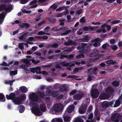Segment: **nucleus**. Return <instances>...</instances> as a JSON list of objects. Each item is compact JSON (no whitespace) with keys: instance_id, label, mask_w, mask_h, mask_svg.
Returning <instances> with one entry per match:
<instances>
[{"instance_id":"obj_20","label":"nucleus","mask_w":122,"mask_h":122,"mask_svg":"<svg viewBox=\"0 0 122 122\" xmlns=\"http://www.w3.org/2000/svg\"><path fill=\"white\" fill-rule=\"evenodd\" d=\"M38 100V98L36 94L32 93L31 94V100L34 101H37Z\"/></svg>"},{"instance_id":"obj_23","label":"nucleus","mask_w":122,"mask_h":122,"mask_svg":"<svg viewBox=\"0 0 122 122\" xmlns=\"http://www.w3.org/2000/svg\"><path fill=\"white\" fill-rule=\"evenodd\" d=\"M18 109L19 111V112L22 113L24 111L25 108L24 106L23 105H20L18 107Z\"/></svg>"},{"instance_id":"obj_61","label":"nucleus","mask_w":122,"mask_h":122,"mask_svg":"<svg viewBox=\"0 0 122 122\" xmlns=\"http://www.w3.org/2000/svg\"><path fill=\"white\" fill-rule=\"evenodd\" d=\"M85 17H84L81 18L80 20V22L82 23H83L85 22Z\"/></svg>"},{"instance_id":"obj_37","label":"nucleus","mask_w":122,"mask_h":122,"mask_svg":"<svg viewBox=\"0 0 122 122\" xmlns=\"http://www.w3.org/2000/svg\"><path fill=\"white\" fill-rule=\"evenodd\" d=\"M67 9L66 7L65 6H63L60 7L58 9H56V11H60L61 10H66Z\"/></svg>"},{"instance_id":"obj_32","label":"nucleus","mask_w":122,"mask_h":122,"mask_svg":"<svg viewBox=\"0 0 122 122\" xmlns=\"http://www.w3.org/2000/svg\"><path fill=\"white\" fill-rule=\"evenodd\" d=\"M121 101L119 99L116 100L114 106V107H116L119 106L120 104Z\"/></svg>"},{"instance_id":"obj_8","label":"nucleus","mask_w":122,"mask_h":122,"mask_svg":"<svg viewBox=\"0 0 122 122\" xmlns=\"http://www.w3.org/2000/svg\"><path fill=\"white\" fill-rule=\"evenodd\" d=\"M99 95V92L97 89H92L91 90V95L94 98H97Z\"/></svg>"},{"instance_id":"obj_36","label":"nucleus","mask_w":122,"mask_h":122,"mask_svg":"<svg viewBox=\"0 0 122 122\" xmlns=\"http://www.w3.org/2000/svg\"><path fill=\"white\" fill-rule=\"evenodd\" d=\"M37 2V0H34L31 2V5H32L31 6V8H34L36 7L37 6V5L36 4H35L34 5H33L32 4H35Z\"/></svg>"},{"instance_id":"obj_28","label":"nucleus","mask_w":122,"mask_h":122,"mask_svg":"<svg viewBox=\"0 0 122 122\" xmlns=\"http://www.w3.org/2000/svg\"><path fill=\"white\" fill-rule=\"evenodd\" d=\"M106 63L108 64H115L117 62L116 61H114L112 60H108L106 62Z\"/></svg>"},{"instance_id":"obj_45","label":"nucleus","mask_w":122,"mask_h":122,"mask_svg":"<svg viewBox=\"0 0 122 122\" xmlns=\"http://www.w3.org/2000/svg\"><path fill=\"white\" fill-rule=\"evenodd\" d=\"M65 21V19H61L59 20L60 25H64V22Z\"/></svg>"},{"instance_id":"obj_46","label":"nucleus","mask_w":122,"mask_h":122,"mask_svg":"<svg viewBox=\"0 0 122 122\" xmlns=\"http://www.w3.org/2000/svg\"><path fill=\"white\" fill-rule=\"evenodd\" d=\"M109 45L108 43H106L103 45L102 46V48L103 49H106L107 47L109 46Z\"/></svg>"},{"instance_id":"obj_9","label":"nucleus","mask_w":122,"mask_h":122,"mask_svg":"<svg viewBox=\"0 0 122 122\" xmlns=\"http://www.w3.org/2000/svg\"><path fill=\"white\" fill-rule=\"evenodd\" d=\"M91 42L92 43H93V45L94 46L97 47L100 46V43L101 41L100 40V38H97L92 40Z\"/></svg>"},{"instance_id":"obj_62","label":"nucleus","mask_w":122,"mask_h":122,"mask_svg":"<svg viewBox=\"0 0 122 122\" xmlns=\"http://www.w3.org/2000/svg\"><path fill=\"white\" fill-rule=\"evenodd\" d=\"M63 15L62 13H60L59 14H57L55 16V17H61Z\"/></svg>"},{"instance_id":"obj_11","label":"nucleus","mask_w":122,"mask_h":122,"mask_svg":"<svg viewBox=\"0 0 122 122\" xmlns=\"http://www.w3.org/2000/svg\"><path fill=\"white\" fill-rule=\"evenodd\" d=\"M86 106L85 105H82L81 106L79 109V113L81 114L84 113L86 112Z\"/></svg>"},{"instance_id":"obj_63","label":"nucleus","mask_w":122,"mask_h":122,"mask_svg":"<svg viewBox=\"0 0 122 122\" xmlns=\"http://www.w3.org/2000/svg\"><path fill=\"white\" fill-rule=\"evenodd\" d=\"M50 27L49 26H47L44 29V30L45 32H48L49 31V30L50 29Z\"/></svg>"},{"instance_id":"obj_42","label":"nucleus","mask_w":122,"mask_h":122,"mask_svg":"<svg viewBox=\"0 0 122 122\" xmlns=\"http://www.w3.org/2000/svg\"><path fill=\"white\" fill-rule=\"evenodd\" d=\"M111 48L112 49L115 51L117 49L118 47L116 45H112L111 46Z\"/></svg>"},{"instance_id":"obj_40","label":"nucleus","mask_w":122,"mask_h":122,"mask_svg":"<svg viewBox=\"0 0 122 122\" xmlns=\"http://www.w3.org/2000/svg\"><path fill=\"white\" fill-rule=\"evenodd\" d=\"M13 81H11L7 80L5 81V83L7 84H9L10 86H11L13 84Z\"/></svg>"},{"instance_id":"obj_43","label":"nucleus","mask_w":122,"mask_h":122,"mask_svg":"<svg viewBox=\"0 0 122 122\" xmlns=\"http://www.w3.org/2000/svg\"><path fill=\"white\" fill-rule=\"evenodd\" d=\"M106 26V25L105 24H104L101 26V28L102 29V31L103 33H105L107 32L106 30L104 28Z\"/></svg>"},{"instance_id":"obj_22","label":"nucleus","mask_w":122,"mask_h":122,"mask_svg":"<svg viewBox=\"0 0 122 122\" xmlns=\"http://www.w3.org/2000/svg\"><path fill=\"white\" fill-rule=\"evenodd\" d=\"M90 50V46H86V47L83 50H82L81 53L86 54L89 52Z\"/></svg>"},{"instance_id":"obj_47","label":"nucleus","mask_w":122,"mask_h":122,"mask_svg":"<svg viewBox=\"0 0 122 122\" xmlns=\"http://www.w3.org/2000/svg\"><path fill=\"white\" fill-rule=\"evenodd\" d=\"M55 120V122H63V121L62 119L61 118H58L54 119Z\"/></svg>"},{"instance_id":"obj_18","label":"nucleus","mask_w":122,"mask_h":122,"mask_svg":"<svg viewBox=\"0 0 122 122\" xmlns=\"http://www.w3.org/2000/svg\"><path fill=\"white\" fill-rule=\"evenodd\" d=\"M75 107V106L73 105H70L67 108L66 111L68 113H71L74 110Z\"/></svg>"},{"instance_id":"obj_10","label":"nucleus","mask_w":122,"mask_h":122,"mask_svg":"<svg viewBox=\"0 0 122 122\" xmlns=\"http://www.w3.org/2000/svg\"><path fill=\"white\" fill-rule=\"evenodd\" d=\"M88 46L86 43H81L80 46L77 47V49L79 50V51L80 53H81L82 50H83L86 47V46Z\"/></svg>"},{"instance_id":"obj_30","label":"nucleus","mask_w":122,"mask_h":122,"mask_svg":"<svg viewBox=\"0 0 122 122\" xmlns=\"http://www.w3.org/2000/svg\"><path fill=\"white\" fill-rule=\"evenodd\" d=\"M28 33H26L22 34L21 36H20L19 38L20 40H22L25 39L27 36Z\"/></svg>"},{"instance_id":"obj_54","label":"nucleus","mask_w":122,"mask_h":122,"mask_svg":"<svg viewBox=\"0 0 122 122\" xmlns=\"http://www.w3.org/2000/svg\"><path fill=\"white\" fill-rule=\"evenodd\" d=\"M28 0H20V2L22 4H25L26 3Z\"/></svg>"},{"instance_id":"obj_19","label":"nucleus","mask_w":122,"mask_h":122,"mask_svg":"<svg viewBox=\"0 0 122 122\" xmlns=\"http://www.w3.org/2000/svg\"><path fill=\"white\" fill-rule=\"evenodd\" d=\"M19 26L22 28H24L27 29L30 27V25L27 23H20Z\"/></svg>"},{"instance_id":"obj_48","label":"nucleus","mask_w":122,"mask_h":122,"mask_svg":"<svg viewBox=\"0 0 122 122\" xmlns=\"http://www.w3.org/2000/svg\"><path fill=\"white\" fill-rule=\"evenodd\" d=\"M110 43L112 44H114L115 43L116 41L115 39H111L110 40Z\"/></svg>"},{"instance_id":"obj_25","label":"nucleus","mask_w":122,"mask_h":122,"mask_svg":"<svg viewBox=\"0 0 122 122\" xmlns=\"http://www.w3.org/2000/svg\"><path fill=\"white\" fill-rule=\"evenodd\" d=\"M19 90L22 92L23 93H26L28 90V89L24 86H21L20 87Z\"/></svg>"},{"instance_id":"obj_59","label":"nucleus","mask_w":122,"mask_h":122,"mask_svg":"<svg viewBox=\"0 0 122 122\" xmlns=\"http://www.w3.org/2000/svg\"><path fill=\"white\" fill-rule=\"evenodd\" d=\"M0 65L4 66H8V64L7 63L4 61H3L2 63L0 64Z\"/></svg>"},{"instance_id":"obj_7","label":"nucleus","mask_w":122,"mask_h":122,"mask_svg":"<svg viewBox=\"0 0 122 122\" xmlns=\"http://www.w3.org/2000/svg\"><path fill=\"white\" fill-rule=\"evenodd\" d=\"M32 112L36 116H39L42 114V112H41L39 108L36 107H34L32 108Z\"/></svg>"},{"instance_id":"obj_15","label":"nucleus","mask_w":122,"mask_h":122,"mask_svg":"<svg viewBox=\"0 0 122 122\" xmlns=\"http://www.w3.org/2000/svg\"><path fill=\"white\" fill-rule=\"evenodd\" d=\"M41 68L39 66H37L35 68H31V72L34 73L36 72L37 74H41L40 71Z\"/></svg>"},{"instance_id":"obj_58","label":"nucleus","mask_w":122,"mask_h":122,"mask_svg":"<svg viewBox=\"0 0 122 122\" xmlns=\"http://www.w3.org/2000/svg\"><path fill=\"white\" fill-rule=\"evenodd\" d=\"M46 80L50 82L53 81L54 80V79L53 78L47 77L46 78Z\"/></svg>"},{"instance_id":"obj_29","label":"nucleus","mask_w":122,"mask_h":122,"mask_svg":"<svg viewBox=\"0 0 122 122\" xmlns=\"http://www.w3.org/2000/svg\"><path fill=\"white\" fill-rule=\"evenodd\" d=\"M63 118L64 121L67 122H69L71 119L70 117L67 116H63Z\"/></svg>"},{"instance_id":"obj_44","label":"nucleus","mask_w":122,"mask_h":122,"mask_svg":"<svg viewBox=\"0 0 122 122\" xmlns=\"http://www.w3.org/2000/svg\"><path fill=\"white\" fill-rule=\"evenodd\" d=\"M24 43H20L19 45V47L20 49L22 50L24 49V48L23 45Z\"/></svg>"},{"instance_id":"obj_14","label":"nucleus","mask_w":122,"mask_h":122,"mask_svg":"<svg viewBox=\"0 0 122 122\" xmlns=\"http://www.w3.org/2000/svg\"><path fill=\"white\" fill-rule=\"evenodd\" d=\"M114 91V89L111 87H108L105 89L106 92L109 96L112 94Z\"/></svg>"},{"instance_id":"obj_50","label":"nucleus","mask_w":122,"mask_h":122,"mask_svg":"<svg viewBox=\"0 0 122 122\" xmlns=\"http://www.w3.org/2000/svg\"><path fill=\"white\" fill-rule=\"evenodd\" d=\"M83 11V9H81L79 10L76 11V13L77 14L79 15L81 14Z\"/></svg>"},{"instance_id":"obj_4","label":"nucleus","mask_w":122,"mask_h":122,"mask_svg":"<svg viewBox=\"0 0 122 122\" xmlns=\"http://www.w3.org/2000/svg\"><path fill=\"white\" fill-rule=\"evenodd\" d=\"M53 107L55 111L56 112H59L62 111L64 108L63 104L59 103L55 104Z\"/></svg>"},{"instance_id":"obj_35","label":"nucleus","mask_w":122,"mask_h":122,"mask_svg":"<svg viewBox=\"0 0 122 122\" xmlns=\"http://www.w3.org/2000/svg\"><path fill=\"white\" fill-rule=\"evenodd\" d=\"M93 69L92 71H91L90 73H89V74H95L96 71L98 70L97 68L96 67H94L93 68Z\"/></svg>"},{"instance_id":"obj_2","label":"nucleus","mask_w":122,"mask_h":122,"mask_svg":"<svg viewBox=\"0 0 122 122\" xmlns=\"http://www.w3.org/2000/svg\"><path fill=\"white\" fill-rule=\"evenodd\" d=\"M22 62H23L25 64H23L21 65L20 66V67L24 69L25 71H29L30 69V68L29 69L27 67L29 66V64H30V59L29 60L28 59H22L21 60Z\"/></svg>"},{"instance_id":"obj_57","label":"nucleus","mask_w":122,"mask_h":122,"mask_svg":"<svg viewBox=\"0 0 122 122\" xmlns=\"http://www.w3.org/2000/svg\"><path fill=\"white\" fill-rule=\"evenodd\" d=\"M43 24V22H42L39 23L36 26V28H38L42 25Z\"/></svg>"},{"instance_id":"obj_24","label":"nucleus","mask_w":122,"mask_h":122,"mask_svg":"<svg viewBox=\"0 0 122 122\" xmlns=\"http://www.w3.org/2000/svg\"><path fill=\"white\" fill-rule=\"evenodd\" d=\"M76 43V42H73L72 41L70 40L64 42V44L65 45L69 46L70 45H75Z\"/></svg>"},{"instance_id":"obj_12","label":"nucleus","mask_w":122,"mask_h":122,"mask_svg":"<svg viewBox=\"0 0 122 122\" xmlns=\"http://www.w3.org/2000/svg\"><path fill=\"white\" fill-rule=\"evenodd\" d=\"M105 55L104 54H99L98 51H94L90 55V57H93L94 56H98L99 57H101V58L103 57Z\"/></svg>"},{"instance_id":"obj_1","label":"nucleus","mask_w":122,"mask_h":122,"mask_svg":"<svg viewBox=\"0 0 122 122\" xmlns=\"http://www.w3.org/2000/svg\"><path fill=\"white\" fill-rule=\"evenodd\" d=\"M6 97L7 99L11 100L15 104L18 105L22 104V102L26 99V96L25 94H23L21 96H16L15 94L12 92L9 95H6Z\"/></svg>"},{"instance_id":"obj_6","label":"nucleus","mask_w":122,"mask_h":122,"mask_svg":"<svg viewBox=\"0 0 122 122\" xmlns=\"http://www.w3.org/2000/svg\"><path fill=\"white\" fill-rule=\"evenodd\" d=\"M12 8V5L10 4L6 5L4 4L0 5V11L2 10H4L6 11L10 10Z\"/></svg>"},{"instance_id":"obj_38","label":"nucleus","mask_w":122,"mask_h":122,"mask_svg":"<svg viewBox=\"0 0 122 122\" xmlns=\"http://www.w3.org/2000/svg\"><path fill=\"white\" fill-rule=\"evenodd\" d=\"M17 70L14 71H10V75L11 76H12L13 75H15L17 74Z\"/></svg>"},{"instance_id":"obj_13","label":"nucleus","mask_w":122,"mask_h":122,"mask_svg":"<svg viewBox=\"0 0 122 122\" xmlns=\"http://www.w3.org/2000/svg\"><path fill=\"white\" fill-rule=\"evenodd\" d=\"M84 94L82 92H80L76 94L73 96L74 99L76 100L80 99L84 96Z\"/></svg>"},{"instance_id":"obj_53","label":"nucleus","mask_w":122,"mask_h":122,"mask_svg":"<svg viewBox=\"0 0 122 122\" xmlns=\"http://www.w3.org/2000/svg\"><path fill=\"white\" fill-rule=\"evenodd\" d=\"M89 37L87 36H85L84 38V39L82 41L84 42H87L88 41V39Z\"/></svg>"},{"instance_id":"obj_5","label":"nucleus","mask_w":122,"mask_h":122,"mask_svg":"<svg viewBox=\"0 0 122 122\" xmlns=\"http://www.w3.org/2000/svg\"><path fill=\"white\" fill-rule=\"evenodd\" d=\"M121 117V116L120 114L117 113H114L112 116L111 119L113 121L118 122Z\"/></svg>"},{"instance_id":"obj_56","label":"nucleus","mask_w":122,"mask_h":122,"mask_svg":"<svg viewBox=\"0 0 122 122\" xmlns=\"http://www.w3.org/2000/svg\"><path fill=\"white\" fill-rule=\"evenodd\" d=\"M38 95L41 98L43 97L44 96V94L40 92H39Z\"/></svg>"},{"instance_id":"obj_52","label":"nucleus","mask_w":122,"mask_h":122,"mask_svg":"<svg viewBox=\"0 0 122 122\" xmlns=\"http://www.w3.org/2000/svg\"><path fill=\"white\" fill-rule=\"evenodd\" d=\"M57 7V5L55 4H54L51 6L50 7L53 9H56Z\"/></svg>"},{"instance_id":"obj_21","label":"nucleus","mask_w":122,"mask_h":122,"mask_svg":"<svg viewBox=\"0 0 122 122\" xmlns=\"http://www.w3.org/2000/svg\"><path fill=\"white\" fill-rule=\"evenodd\" d=\"M109 105V102L107 101H104L102 104V107L106 109L108 107Z\"/></svg>"},{"instance_id":"obj_33","label":"nucleus","mask_w":122,"mask_h":122,"mask_svg":"<svg viewBox=\"0 0 122 122\" xmlns=\"http://www.w3.org/2000/svg\"><path fill=\"white\" fill-rule=\"evenodd\" d=\"M0 100H1V101L4 102L5 101V96L2 93H0Z\"/></svg>"},{"instance_id":"obj_55","label":"nucleus","mask_w":122,"mask_h":122,"mask_svg":"<svg viewBox=\"0 0 122 122\" xmlns=\"http://www.w3.org/2000/svg\"><path fill=\"white\" fill-rule=\"evenodd\" d=\"M51 91L50 89L48 88H46V94L48 95H51Z\"/></svg>"},{"instance_id":"obj_41","label":"nucleus","mask_w":122,"mask_h":122,"mask_svg":"<svg viewBox=\"0 0 122 122\" xmlns=\"http://www.w3.org/2000/svg\"><path fill=\"white\" fill-rule=\"evenodd\" d=\"M112 84L114 87H117L119 86V83L118 81H114L112 83Z\"/></svg>"},{"instance_id":"obj_17","label":"nucleus","mask_w":122,"mask_h":122,"mask_svg":"<svg viewBox=\"0 0 122 122\" xmlns=\"http://www.w3.org/2000/svg\"><path fill=\"white\" fill-rule=\"evenodd\" d=\"M68 86L65 84H64L61 86L60 88V90L58 91L60 92L61 91H68Z\"/></svg>"},{"instance_id":"obj_39","label":"nucleus","mask_w":122,"mask_h":122,"mask_svg":"<svg viewBox=\"0 0 122 122\" xmlns=\"http://www.w3.org/2000/svg\"><path fill=\"white\" fill-rule=\"evenodd\" d=\"M57 92L58 91L56 92L55 91H53L52 92L51 95V96L52 97H56L58 95V92Z\"/></svg>"},{"instance_id":"obj_16","label":"nucleus","mask_w":122,"mask_h":122,"mask_svg":"<svg viewBox=\"0 0 122 122\" xmlns=\"http://www.w3.org/2000/svg\"><path fill=\"white\" fill-rule=\"evenodd\" d=\"M110 97L109 94H108L106 92L101 94L99 96V98L101 100H105L108 98Z\"/></svg>"},{"instance_id":"obj_51","label":"nucleus","mask_w":122,"mask_h":122,"mask_svg":"<svg viewBox=\"0 0 122 122\" xmlns=\"http://www.w3.org/2000/svg\"><path fill=\"white\" fill-rule=\"evenodd\" d=\"M72 51V49L71 48H67L64 51V52H70Z\"/></svg>"},{"instance_id":"obj_49","label":"nucleus","mask_w":122,"mask_h":122,"mask_svg":"<svg viewBox=\"0 0 122 122\" xmlns=\"http://www.w3.org/2000/svg\"><path fill=\"white\" fill-rule=\"evenodd\" d=\"M74 122H83V121L82 119L79 118H77V119L75 120Z\"/></svg>"},{"instance_id":"obj_64","label":"nucleus","mask_w":122,"mask_h":122,"mask_svg":"<svg viewBox=\"0 0 122 122\" xmlns=\"http://www.w3.org/2000/svg\"><path fill=\"white\" fill-rule=\"evenodd\" d=\"M76 92V90H73L70 93V95H73L75 94Z\"/></svg>"},{"instance_id":"obj_31","label":"nucleus","mask_w":122,"mask_h":122,"mask_svg":"<svg viewBox=\"0 0 122 122\" xmlns=\"http://www.w3.org/2000/svg\"><path fill=\"white\" fill-rule=\"evenodd\" d=\"M40 108L41 110L43 112L46 111V106L44 104H41L40 106Z\"/></svg>"},{"instance_id":"obj_60","label":"nucleus","mask_w":122,"mask_h":122,"mask_svg":"<svg viewBox=\"0 0 122 122\" xmlns=\"http://www.w3.org/2000/svg\"><path fill=\"white\" fill-rule=\"evenodd\" d=\"M93 115L92 113H90L89 115L88 118L89 119H91L93 118Z\"/></svg>"},{"instance_id":"obj_26","label":"nucleus","mask_w":122,"mask_h":122,"mask_svg":"<svg viewBox=\"0 0 122 122\" xmlns=\"http://www.w3.org/2000/svg\"><path fill=\"white\" fill-rule=\"evenodd\" d=\"M5 16V15L4 13H1L0 14V24L3 22Z\"/></svg>"},{"instance_id":"obj_3","label":"nucleus","mask_w":122,"mask_h":122,"mask_svg":"<svg viewBox=\"0 0 122 122\" xmlns=\"http://www.w3.org/2000/svg\"><path fill=\"white\" fill-rule=\"evenodd\" d=\"M58 31H61V32H64L61 34V36H64L70 33L73 31L72 29L67 30V28L66 27H64L60 28L57 30Z\"/></svg>"},{"instance_id":"obj_27","label":"nucleus","mask_w":122,"mask_h":122,"mask_svg":"<svg viewBox=\"0 0 122 122\" xmlns=\"http://www.w3.org/2000/svg\"><path fill=\"white\" fill-rule=\"evenodd\" d=\"M49 47L51 48H57L59 46V44L56 43H54L52 44H49L48 45Z\"/></svg>"},{"instance_id":"obj_34","label":"nucleus","mask_w":122,"mask_h":122,"mask_svg":"<svg viewBox=\"0 0 122 122\" xmlns=\"http://www.w3.org/2000/svg\"><path fill=\"white\" fill-rule=\"evenodd\" d=\"M84 56H85L84 55L80 54L76 56L75 57L77 59H79L81 58H83Z\"/></svg>"}]
</instances>
